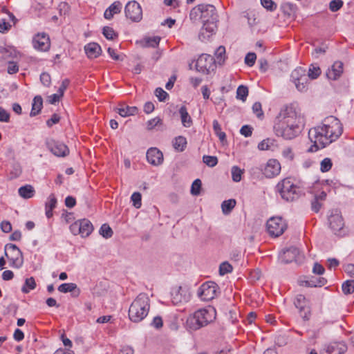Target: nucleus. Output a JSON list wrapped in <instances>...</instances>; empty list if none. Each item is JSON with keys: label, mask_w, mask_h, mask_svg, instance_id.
Returning a JSON list of instances; mask_svg holds the SVG:
<instances>
[{"label": "nucleus", "mask_w": 354, "mask_h": 354, "mask_svg": "<svg viewBox=\"0 0 354 354\" xmlns=\"http://www.w3.org/2000/svg\"><path fill=\"white\" fill-rule=\"evenodd\" d=\"M342 125L337 118L333 115L326 117L321 125L309 130L308 137L314 145L308 151L313 152L319 148L325 147L336 140L342 135Z\"/></svg>", "instance_id": "1"}, {"label": "nucleus", "mask_w": 354, "mask_h": 354, "mask_svg": "<svg viewBox=\"0 0 354 354\" xmlns=\"http://www.w3.org/2000/svg\"><path fill=\"white\" fill-rule=\"evenodd\" d=\"M201 20L203 26L198 35L199 39L202 41L207 40L217 29L218 15L216 8L210 4H201Z\"/></svg>", "instance_id": "2"}, {"label": "nucleus", "mask_w": 354, "mask_h": 354, "mask_svg": "<svg viewBox=\"0 0 354 354\" xmlns=\"http://www.w3.org/2000/svg\"><path fill=\"white\" fill-rule=\"evenodd\" d=\"M215 318L216 310L214 308L200 309L188 317L186 326L189 330H196L207 326L213 322Z\"/></svg>", "instance_id": "3"}, {"label": "nucleus", "mask_w": 354, "mask_h": 354, "mask_svg": "<svg viewBox=\"0 0 354 354\" xmlns=\"http://www.w3.org/2000/svg\"><path fill=\"white\" fill-rule=\"evenodd\" d=\"M150 309V300L147 294L140 293L134 299L129 309V319L133 322L144 319Z\"/></svg>", "instance_id": "4"}, {"label": "nucleus", "mask_w": 354, "mask_h": 354, "mask_svg": "<svg viewBox=\"0 0 354 354\" xmlns=\"http://www.w3.org/2000/svg\"><path fill=\"white\" fill-rule=\"evenodd\" d=\"M303 122L302 117L294 108L286 107L279 112L274 127H283L285 125L287 127L290 124L292 127L295 128V127H303Z\"/></svg>", "instance_id": "5"}, {"label": "nucleus", "mask_w": 354, "mask_h": 354, "mask_svg": "<svg viewBox=\"0 0 354 354\" xmlns=\"http://www.w3.org/2000/svg\"><path fill=\"white\" fill-rule=\"evenodd\" d=\"M276 189L281 198L286 201L297 200L301 195L300 188L295 185L289 178H285L279 182Z\"/></svg>", "instance_id": "6"}, {"label": "nucleus", "mask_w": 354, "mask_h": 354, "mask_svg": "<svg viewBox=\"0 0 354 354\" xmlns=\"http://www.w3.org/2000/svg\"><path fill=\"white\" fill-rule=\"evenodd\" d=\"M5 255L10 261V266L14 268H19L24 263L23 255L19 248L15 244H6Z\"/></svg>", "instance_id": "7"}, {"label": "nucleus", "mask_w": 354, "mask_h": 354, "mask_svg": "<svg viewBox=\"0 0 354 354\" xmlns=\"http://www.w3.org/2000/svg\"><path fill=\"white\" fill-rule=\"evenodd\" d=\"M328 223L330 229L335 234L344 236L346 232L344 229V223L341 212L338 209H333L328 216Z\"/></svg>", "instance_id": "8"}, {"label": "nucleus", "mask_w": 354, "mask_h": 354, "mask_svg": "<svg viewBox=\"0 0 354 354\" xmlns=\"http://www.w3.org/2000/svg\"><path fill=\"white\" fill-rule=\"evenodd\" d=\"M266 226L269 234L277 237L284 232L287 227V224L281 217L274 216L267 221Z\"/></svg>", "instance_id": "9"}, {"label": "nucleus", "mask_w": 354, "mask_h": 354, "mask_svg": "<svg viewBox=\"0 0 354 354\" xmlns=\"http://www.w3.org/2000/svg\"><path fill=\"white\" fill-rule=\"evenodd\" d=\"M279 260L284 263L295 261L301 263L304 260V256L301 254L299 250L295 247H290L283 251L279 255Z\"/></svg>", "instance_id": "10"}, {"label": "nucleus", "mask_w": 354, "mask_h": 354, "mask_svg": "<svg viewBox=\"0 0 354 354\" xmlns=\"http://www.w3.org/2000/svg\"><path fill=\"white\" fill-rule=\"evenodd\" d=\"M218 286L213 281L203 283L198 290V295L203 301H210L216 296Z\"/></svg>", "instance_id": "11"}, {"label": "nucleus", "mask_w": 354, "mask_h": 354, "mask_svg": "<svg viewBox=\"0 0 354 354\" xmlns=\"http://www.w3.org/2000/svg\"><path fill=\"white\" fill-rule=\"evenodd\" d=\"M70 230L74 234H79L82 237H86L92 232L93 227L88 220L82 219L72 224Z\"/></svg>", "instance_id": "12"}, {"label": "nucleus", "mask_w": 354, "mask_h": 354, "mask_svg": "<svg viewBox=\"0 0 354 354\" xmlns=\"http://www.w3.org/2000/svg\"><path fill=\"white\" fill-rule=\"evenodd\" d=\"M126 17L132 21H140L142 18V10L140 5L136 1H129L124 8Z\"/></svg>", "instance_id": "13"}, {"label": "nucleus", "mask_w": 354, "mask_h": 354, "mask_svg": "<svg viewBox=\"0 0 354 354\" xmlns=\"http://www.w3.org/2000/svg\"><path fill=\"white\" fill-rule=\"evenodd\" d=\"M215 60L214 57L207 54L201 55L196 63V68L198 71L204 74H208L214 70Z\"/></svg>", "instance_id": "14"}, {"label": "nucleus", "mask_w": 354, "mask_h": 354, "mask_svg": "<svg viewBox=\"0 0 354 354\" xmlns=\"http://www.w3.org/2000/svg\"><path fill=\"white\" fill-rule=\"evenodd\" d=\"M275 134L277 136H281L286 140H290L297 136L302 130V127H292L290 124L286 125L283 127H274Z\"/></svg>", "instance_id": "15"}, {"label": "nucleus", "mask_w": 354, "mask_h": 354, "mask_svg": "<svg viewBox=\"0 0 354 354\" xmlns=\"http://www.w3.org/2000/svg\"><path fill=\"white\" fill-rule=\"evenodd\" d=\"M47 148L56 156L64 157L69 153V149L64 143L53 139L46 142Z\"/></svg>", "instance_id": "16"}, {"label": "nucleus", "mask_w": 354, "mask_h": 354, "mask_svg": "<svg viewBox=\"0 0 354 354\" xmlns=\"http://www.w3.org/2000/svg\"><path fill=\"white\" fill-rule=\"evenodd\" d=\"M171 301L174 305L186 303L189 300V294L181 286H175L171 292Z\"/></svg>", "instance_id": "17"}, {"label": "nucleus", "mask_w": 354, "mask_h": 354, "mask_svg": "<svg viewBox=\"0 0 354 354\" xmlns=\"http://www.w3.org/2000/svg\"><path fill=\"white\" fill-rule=\"evenodd\" d=\"M295 306L299 309L302 318L308 320L310 317L309 302L303 295H297L295 299Z\"/></svg>", "instance_id": "18"}, {"label": "nucleus", "mask_w": 354, "mask_h": 354, "mask_svg": "<svg viewBox=\"0 0 354 354\" xmlns=\"http://www.w3.org/2000/svg\"><path fill=\"white\" fill-rule=\"evenodd\" d=\"M281 164L277 159H270L263 169V174L266 178H273L279 174Z\"/></svg>", "instance_id": "19"}, {"label": "nucleus", "mask_w": 354, "mask_h": 354, "mask_svg": "<svg viewBox=\"0 0 354 354\" xmlns=\"http://www.w3.org/2000/svg\"><path fill=\"white\" fill-rule=\"evenodd\" d=\"M147 160L153 166L160 165L163 162L162 153L156 147H151L147 151Z\"/></svg>", "instance_id": "20"}, {"label": "nucleus", "mask_w": 354, "mask_h": 354, "mask_svg": "<svg viewBox=\"0 0 354 354\" xmlns=\"http://www.w3.org/2000/svg\"><path fill=\"white\" fill-rule=\"evenodd\" d=\"M32 45L35 49L46 51L50 48L49 38L44 33H39L33 37Z\"/></svg>", "instance_id": "21"}, {"label": "nucleus", "mask_w": 354, "mask_h": 354, "mask_svg": "<svg viewBox=\"0 0 354 354\" xmlns=\"http://www.w3.org/2000/svg\"><path fill=\"white\" fill-rule=\"evenodd\" d=\"M343 73V63L341 62H335L330 69H328L326 75L328 79L336 80Z\"/></svg>", "instance_id": "22"}, {"label": "nucleus", "mask_w": 354, "mask_h": 354, "mask_svg": "<svg viewBox=\"0 0 354 354\" xmlns=\"http://www.w3.org/2000/svg\"><path fill=\"white\" fill-rule=\"evenodd\" d=\"M84 50L86 55L90 59L97 57L102 52L100 46L95 42L86 44L84 46Z\"/></svg>", "instance_id": "23"}, {"label": "nucleus", "mask_w": 354, "mask_h": 354, "mask_svg": "<svg viewBox=\"0 0 354 354\" xmlns=\"http://www.w3.org/2000/svg\"><path fill=\"white\" fill-rule=\"evenodd\" d=\"M57 198L54 194H51L45 204L46 206V215L48 218L53 216V209L55 208L57 205Z\"/></svg>", "instance_id": "24"}, {"label": "nucleus", "mask_w": 354, "mask_h": 354, "mask_svg": "<svg viewBox=\"0 0 354 354\" xmlns=\"http://www.w3.org/2000/svg\"><path fill=\"white\" fill-rule=\"evenodd\" d=\"M179 113L180 115L181 122L183 127H190L192 125V120L189 114L187 112V108L185 106H182L179 109Z\"/></svg>", "instance_id": "25"}, {"label": "nucleus", "mask_w": 354, "mask_h": 354, "mask_svg": "<svg viewBox=\"0 0 354 354\" xmlns=\"http://www.w3.org/2000/svg\"><path fill=\"white\" fill-rule=\"evenodd\" d=\"M277 147L278 146L276 140L270 138L263 140L258 145V148L260 150L275 151Z\"/></svg>", "instance_id": "26"}, {"label": "nucleus", "mask_w": 354, "mask_h": 354, "mask_svg": "<svg viewBox=\"0 0 354 354\" xmlns=\"http://www.w3.org/2000/svg\"><path fill=\"white\" fill-rule=\"evenodd\" d=\"M18 54L16 50L12 47L0 48V58L5 60L8 59V61L10 58H16Z\"/></svg>", "instance_id": "27"}, {"label": "nucleus", "mask_w": 354, "mask_h": 354, "mask_svg": "<svg viewBox=\"0 0 354 354\" xmlns=\"http://www.w3.org/2000/svg\"><path fill=\"white\" fill-rule=\"evenodd\" d=\"M19 194L24 198H30L34 196L35 189L30 185H26L21 187L18 190Z\"/></svg>", "instance_id": "28"}, {"label": "nucleus", "mask_w": 354, "mask_h": 354, "mask_svg": "<svg viewBox=\"0 0 354 354\" xmlns=\"http://www.w3.org/2000/svg\"><path fill=\"white\" fill-rule=\"evenodd\" d=\"M43 100L41 96L37 95L33 99V102L32 104V110L30 112V116H35L37 115L42 107Z\"/></svg>", "instance_id": "29"}, {"label": "nucleus", "mask_w": 354, "mask_h": 354, "mask_svg": "<svg viewBox=\"0 0 354 354\" xmlns=\"http://www.w3.org/2000/svg\"><path fill=\"white\" fill-rule=\"evenodd\" d=\"M117 112L122 117H127L135 115L138 112V108L136 106H126L118 108Z\"/></svg>", "instance_id": "30"}, {"label": "nucleus", "mask_w": 354, "mask_h": 354, "mask_svg": "<svg viewBox=\"0 0 354 354\" xmlns=\"http://www.w3.org/2000/svg\"><path fill=\"white\" fill-rule=\"evenodd\" d=\"M305 285L308 287H322L326 283V280L323 277H313L309 280L304 281Z\"/></svg>", "instance_id": "31"}, {"label": "nucleus", "mask_w": 354, "mask_h": 354, "mask_svg": "<svg viewBox=\"0 0 354 354\" xmlns=\"http://www.w3.org/2000/svg\"><path fill=\"white\" fill-rule=\"evenodd\" d=\"M201 15L203 14L201 4L192 9L189 13V18L193 22H196L201 19Z\"/></svg>", "instance_id": "32"}, {"label": "nucleus", "mask_w": 354, "mask_h": 354, "mask_svg": "<svg viewBox=\"0 0 354 354\" xmlns=\"http://www.w3.org/2000/svg\"><path fill=\"white\" fill-rule=\"evenodd\" d=\"M236 201L234 199H230L224 201L221 204V208L224 214H228L235 207Z\"/></svg>", "instance_id": "33"}, {"label": "nucleus", "mask_w": 354, "mask_h": 354, "mask_svg": "<svg viewBox=\"0 0 354 354\" xmlns=\"http://www.w3.org/2000/svg\"><path fill=\"white\" fill-rule=\"evenodd\" d=\"M321 74L320 68L316 64H311L309 67L307 77L311 80L317 79Z\"/></svg>", "instance_id": "34"}, {"label": "nucleus", "mask_w": 354, "mask_h": 354, "mask_svg": "<svg viewBox=\"0 0 354 354\" xmlns=\"http://www.w3.org/2000/svg\"><path fill=\"white\" fill-rule=\"evenodd\" d=\"M187 145V140L186 138L183 136H178L175 138V140L174 142V148L179 151H184L185 147Z\"/></svg>", "instance_id": "35"}, {"label": "nucleus", "mask_w": 354, "mask_h": 354, "mask_svg": "<svg viewBox=\"0 0 354 354\" xmlns=\"http://www.w3.org/2000/svg\"><path fill=\"white\" fill-rule=\"evenodd\" d=\"M35 287L36 283L35 279L33 277H30L26 279L24 286L22 287L21 290L24 293H28L30 290H33Z\"/></svg>", "instance_id": "36"}, {"label": "nucleus", "mask_w": 354, "mask_h": 354, "mask_svg": "<svg viewBox=\"0 0 354 354\" xmlns=\"http://www.w3.org/2000/svg\"><path fill=\"white\" fill-rule=\"evenodd\" d=\"M58 290L61 292H71L77 289V286L73 283H62L58 287Z\"/></svg>", "instance_id": "37"}, {"label": "nucleus", "mask_w": 354, "mask_h": 354, "mask_svg": "<svg viewBox=\"0 0 354 354\" xmlns=\"http://www.w3.org/2000/svg\"><path fill=\"white\" fill-rule=\"evenodd\" d=\"M248 95V88L246 86L241 85L236 90V98L245 102Z\"/></svg>", "instance_id": "38"}, {"label": "nucleus", "mask_w": 354, "mask_h": 354, "mask_svg": "<svg viewBox=\"0 0 354 354\" xmlns=\"http://www.w3.org/2000/svg\"><path fill=\"white\" fill-rule=\"evenodd\" d=\"M342 291L345 295H350L354 292V280H347L342 283Z\"/></svg>", "instance_id": "39"}, {"label": "nucleus", "mask_w": 354, "mask_h": 354, "mask_svg": "<svg viewBox=\"0 0 354 354\" xmlns=\"http://www.w3.org/2000/svg\"><path fill=\"white\" fill-rule=\"evenodd\" d=\"M213 129L221 142L225 140L226 135L221 131V125L216 120L213 121Z\"/></svg>", "instance_id": "40"}, {"label": "nucleus", "mask_w": 354, "mask_h": 354, "mask_svg": "<svg viewBox=\"0 0 354 354\" xmlns=\"http://www.w3.org/2000/svg\"><path fill=\"white\" fill-rule=\"evenodd\" d=\"M303 76H307L306 74V70L303 68L299 67L295 69L291 73V78L293 82L299 79H301Z\"/></svg>", "instance_id": "41"}, {"label": "nucleus", "mask_w": 354, "mask_h": 354, "mask_svg": "<svg viewBox=\"0 0 354 354\" xmlns=\"http://www.w3.org/2000/svg\"><path fill=\"white\" fill-rule=\"evenodd\" d=\"M99 232L100 234L105 239L111 238L113 235L112 229L106 223H104L101 226Z\"/></svg>", "instance_id": "42"}, {"label": "nucleus", "mask_w": 354, "mask_h": 354, "mask_svg": "<svg viewBox=\"0 0 354 354\" xmlns=\"http://www.w3.org/2000/svg\"><path fill=\"white\" fill-rule=\"evenodd\" d=\"M308 82V79L307 76H303L301 79L297 80L294 82L295 87L299 91H304L306 88V86Z\"/></svg>", "instance_id": "43"}, {"label": "nucleus", "mask_w": 354, "mask_h": 354, "mask_svg": "<svg viewBox=\"0 0 354 354\" xmlns=\"http://www.w3.org/2000/svg\"><path fill=\"white\" fill-rule=\"evenodd\" d=\"M281 154L283 158L286 159L287 161H292L295 157L292 149L289 147H286L284 149H283Z\"/></svg>", "instance_id": "44"}, {"label": "nucleus", "mask_w": 354, "mask_h": 354, "mask_svg": "<svg viewBox=\"0 0 354 354\" xmlns=\"http://www.w3.org/2000/svg\"><path fill=\"white\" fill-rule=\"evenodd\" d=\"M225 53V48L224 46H219L215 53V55L216 57L217 62L219 64H222L224 62L225 57L224 55Z\"/></svg>", "instance_id": "45"}, {"label": "nucleus", "mask_w": 354, "mask_h": 354, "mask_svg": "<svg viewBox=\"0 0 354 354\" xmlns=\"http://www.w3.org/2000/svg\"><path fill=\"white\" fill-rule=\"evenodd\" d=\"M203 161L205 164L210 167L216 166L218 163L217 158L212 156H203Z\"/></svg>", "instance_id": "46"}, {"label": "nucleus", "mask_w": 354, "mask_h": 354, "mask_svg": "<svg viewBox=\"0 0 354 354\" xmlns=\"http://www.w3.org/2000/svg\"><path fill=\"white\" fill-rule=\"evenodd\" d=\"M201 181L200 179H196L191 187V194L194 196H198L200 194L201 188Z\"/></svg>", "instance_id": "47"}, {"label": "nucleus", "mask_w": 354, "mask_h": 354, "mask_svg": "<svg viewBox=\"0 0 354 354\" xmlns=\"http://www.w3.org/2000/svg\"><path fill=\"white\" fill-rule=\"evenodd\" d=\"M332 161L329 158H325L320 163V170L322 172L328 171L332 167Z\"/></svg>", "instance_id": "48"}, {"label": "nucleus", "mask_w": 354, "mask_h": 354, "mask_svg": "<svg viewBox=\"0 0 354 354\" xmlns=\"http://www.w3.org/2000/svg\"><path fill=\"white\" fill-rule=\"evenodd\" d=\"M102 33L107 39H113L117 37V34L113 29L109 26L104 27Z\"/></svg>", "instance_id": "49"}, {"label": "nucleus", "mask_w": 354, "mask_h": 354, "mask_svg": "<svg viewBox=\"0 0 354 354\" xmlns=\"http://www.w3.org/2000/svg\"><path fill=\"white\" fill-rule=\"evenodd\" d=\"M232 271V266L228 262L225 261L222 263L219 267V272L221 275L230 273Z\"/></svg>", "instance_id": "50"}, {"label": "nucleus", "mask_w": 354, "mask_h": 354, "mask_svg": "<svg viewBox=\"0 0 354 354\" xmlns=\"http://www.w3.org/2000/svg\"><path fill=\"white\" fill-rule=\"evenodd\" d=\"M141 194L140 192H134L131 195V199L133 202V205L136 208H140L141 207Z\"/></svg>", "instance_id": "51"}, {"label": "nucleus", "mask_w": 354, "mask_h": 354, "mask_svg": "<svg viewBox=\"0 0 354 354\" xmlns=\"http://www.w3.org/2000/svg\"><path fill=\"white\" fill-rule=\"evenodd\" d=\"M242 171L236 166L232 168V177L234 182H239L241 180Z\"/></svg>", "instance_id": "52"}, {"label": "nucleus", "mask_w": 354, "mask_h": 354, "mask_svg": "<svg viewBox=\"0 0 354 354\" xmlns=\"http://www.w3.org/2000/svg\"><path fill=\"white\" fill-rule=\"evenodd\" d=\"M155 95L160 102H164L169 97L168 93L161 88H157L155 91Z\"/></svg>", "instance_id": "53"}, {"label": "nucleus", "mask_w": 354, "mask_h": 354, "mask_svg": "<svg viewBox=\"0 0 354 354\" xmlns=\"http://www.w3.org/2000/svg\"><path fill=\"white\" fill-rule=\"evenodd\" d=\"M261 5L268 10L273 11L277 8V5L272 0H261Z\"/></svg>", "instance_id": "54"}, {"label": "nucleus", "mask_w": 354, "mask_h": 354, "mask_svg": "<svg viewBox=\"0 0 354 354\" xmlns=\"http://www.w3.org/2000/svg\"><path fill=\"white\" fill-rule=\"evenodd\" d=\"M162 124V120L159 118H154L151 120H149L147 123V128L148 130H151L154 127Z\"/></svg>", "instance_id": "55"}, {"label": "nucleus", "mask_w": 354, "mask_h": 354, "mask_svg": "<svg viewBox=\"0 0 354 354\" xmlns=\"http://www.w3.org/2000/svg\"><path fill=\"white\" fill-rule=\"evenodd\" d=\"M257 55L254 53H248L245 57V63L248 66H252L256 61Z\"/></svg>", "instance_id": "56"}, {"label": "nucleus", "mask_w": 354, "mask_h": 354, "mask_svg": "<svg viewBox=\"0 0 354 354\" xmlns=\"http://www.w3.org/2000/svg\"><path fill=\"white\" fill-rule=\"evenodd\" d=\"M342 0H333L330 2L329 8L332 12H336L342 8Z\"/></svg>", "instance_id": "57"}, {"label": "nucleus", "mask_w": 354, "mask_h": 354, "mask_svg": "<svg viewBox=\"0 0 354 354\" xmlns=\"http://www.w3.org/2000/svg\"><path fill=\"white\" fill-rule=\"evenodd\" d=\"M8 63L7 71L9 74L16 73L19 71V66L16 62L10 59L8 61Z\"/></svg>", "instance_id": "58"}, {"label": "nucleus", "mask_w": 354, "mask_h": 354, "mask_svg": "<svg viewBox=\"0 0 354 354\" xmlns=\"http://www.w3.org/2000/svg\"><path fill=\"white\" fill-rule=\"evenodd\" d=\"M281 8L284 13L290 15L295 11V6L290 3H283Z\"/></svg>", "instance_id": "59"}, {"label": "nucleus", "mask_w": 354, "mask_h": 354, "mask_svg": "<svg viewBox=\"0 0 354 354\" xmlns=\"http://www.w3.org/2000/svg\"><path fill=\"white\" fill-rule=\"evenodd\" d=\"M252 111L254 113L257 115L258 118L263 116V113L261 109V104L260 102H255L252 106Z\"/></svg>", "instance_id": "60"}, {"label": "nucleus", "mask_w": 354, "mask_h": 354, "mask_svg": "<svg viewBox=\"0 0 354 354\" xmlns=\"http://www.w3.org/2000/svg\"><path fill=\"white\" fill-rule=\"evenodd\" d=\"M109 8L111 10V12L113 14L119 13L120 12L122 9V3L118 1H115L109 7Z\"/></svg>", "instance_id": "61"}, {"label": "nucleus", "mask_w": 354, "mask_h": 354, "mask_svg": "<svg viewBox=\"0 0 354 354\" xmlns=\"http://www.w3.org/2000/svg\"><path fill=\"white\" fill-rule=\"evenodd\" d=\"M40 80L44 86H48L51 81L50 76L47 73H43L40 75Z\"/></svg>", "instance_id": "62"}, {"label": "nucleus", "mask_w": 354, "mask_h": 354, "mask_svg": "<svg viewBox=\"0 0 354 354\" xmlns=\"http://www.w3.org/2000/svg\"><path fill=\"white\" fill-rule=\"evenodd\" d=\"M10 119L9 113L0 106V122H8Z\"/></svg>", "instance_id": "63"}, {"label": "nucleus", "mask_w": 354, "mask_h": 354, "mask_svg": "<svg viewBox=\"0 0 354 354\" xmlns=\"http://www.w3.org/2000/svg\"><path fill=\"white\" fill-rule=\"evenodd\" d=\"M59 120L60 117L57 114L55 113L51 116V118L49 120H47L46 124L48 127H50L53 124L58 123L59 122Z\"/></svg>", "instance_id": "64"}]
</instances>
